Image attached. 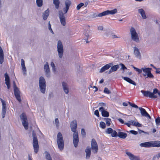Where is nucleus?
<instances>
[{"label":"nucleus","mask_w":160,"mask_h":160,"mask_svg":"<svg viewBox=\"0 0 160 160\" xmlns=\"http://www.w3.org/2000/svg\"><path fill=\"white\" fill-rule=\"evenodd\" d=\"M141 92L143 94V95L147 97H148L151 98H157L158 96L156 94H158L160 97V92L156 88H154L153 90V92H151L149 91L141 90Z\"/></svg>","instance_id":"f257e3e1"},{"label":"nucleus","mask_w":160,"mask_h":160,"mask_svg":"<svg viewBox=\"0 0 160 160\" xmlns=\"http://www.w3.org/2000/svg\"><path fill=\"white\" fill-rule=\"evenodd\" d=\"M32 136L33 139V146L34 152L35 153H37L39 150L38 141L35 132L34 131L32 132Z\"/></svg>","instance_id":"f03ea898"},{"label":"nucleus","mask_w":160,"mask_h":160,"mask_svg":"<svg viewBox=\"0 0 160 160\" xmlns=\"http://www.w3.org/2000/svg\"><path fill=\"white\" fill-rule=\"evenodd\" d=\"M57 142L58 148L61 151L63 149L64 142L62 134L61 132H58L57 138Z\"/></svg>","instance_id":"7ed1b4c3"},{"label":"nucleus","mask_w":160,"mask_h":160,"mask_svg":"<svg viewBox=\"0 0 160 160\" xmlns=\"http://www.w3.org/2000/svg\"><path fill=\"white\" fill-rule=\"evenodd\" d=\"M39 85L40 91L44 94L46 90V81L44 78L42 76L39 78Z\"/></svg>","instance_id":"20e7f679"},{"label":"nucleus","mask_w":160,"mask_h":160,"mask_svg":"<svg viewBox=\"0 0 160 160\" xmlns=\"http://www.w3.org/2000/svg\"><path fill=\"white\" fill-rule=\"evenodd\" d=\"M130 32L132 39L137 42H139L140 41L138 35L134 28L132 27L130 29Z\"/></svg>","instance_id":"39448f33"},{"label":"nucleus","mask_w":160,"mask_h":160,"mask_svg":"<svg viewBox=\"0 0 160 160\" xmlns=\"http://www.w3.org/2000/svg\"><path fill=\"white\" fill-rule=\"evenodd\" d=\"M20 117L23 126L26 130H27L28 128V123L26 114L24 113H22L20 116Z\"/></svg>","instance_id":"423d86ee"},{"label":"nucleus","mask_w":160,"mask_h":160,"mask_svg":"<svg viewBox=\"0 0 160 160\" xmlns=\"http://www.w3.org/2000/svg\"><path fill=\"white\" fill-rule=\"evenodd\" d=\"M57 48L58 56L61 58L63 55L64 50L62 42L60 40H59L58 42Z\"/></svg>","instance_id":"0eeeda50"},{"label":"nucleus","mask_w":160,"mask_h":160,"mask_svg":"<svg viewBox=\"0 0 160 160\" xmlns=\"http://www.w3.org/2000/svg\"><path fill=\"white\" fill-rule=\"evenodd\" d=\"M66 13L63 12L62 10H59L58 12V17L60 22L61 24L63 26H65L66 24Z\"/></svg>","instance_id":"6e6552de"},{"label":"nucleus","mask_w":160,"mask_h":160,"mask_svg":"<svg viewBox=\"0 0 160 160\" xmlns=\"http://www.w3.org/2000/svg\"><path fill=\"white\" fill-rule=\"evenodd\" d=\"M44 69L45 76L48 78H49L51 76L50 70L48 62H46L44 65Z\"/></svg>","instance_id":"1a4fd4ad"},{"label":"nucleus","mask_w":160,"mask_h":160,"mask_svg":"<svg viewBox=\"0 0 160 160\" xmlns=\"http://www.w3.org/2000/svg\"><path fill=\"white\" fill-rule=\"evenodd\" d=\"M117 10L116 8L114 9L113 10H108L104 12H102L100 13V14L99 15V16H103L108 14L113 15L117 13Z\"/></svg>","instance_id":"9d476101"},{"label":"nucleus","mask_w":160,"mask_h":160,"mask_svg":"<svg viewBox=\"0 0 160 160\" xmlns=\"http://www.w3.org/2000/svg\"><path fill=\"white\" fill-rule=\"evenodd\" d=\"M91 144L92 151L94 153H97L98 149V146L94 139H92Z\"/></svg>","instance_id":"9b49d317"},{"label":"nucleus","mask_w":160,"mask_h":160,"mask_svg":"<svg viewBox=\"0 0 160 160\" xmlns=\"http://www.w3.org/2000/svg\"><path fill=\"white\" fill-rule=\"evenodd\" d=\"M73 142L74 146L75 148H77L78 146L79 142V138L78 132L73 133Z\"/></svg>","instance_id":"f8f14e48"},{"label":"nucleus","mask_w":160,"mask_h":160,"mask_svg":"<svg viewBox=\"0 0 160 160\" xmlns=\"http://www.w3.org/2000/svg\"><path fill=\"white\" fill-rule=\"evenodd\" d=\"M0 99L1 101L2 105V118H3L5 117V114L6 112V105L5 102L1 98H0Z\"/></svg>","instance_id":"ddd939ff"},{"label":"nucleus","mask_w":160,"mask_h":160,"mask_svg":"<svg viewBox=\"0 0 160 160\" xmlns=\"http://www.w3.org/2000/svg\"><path fill=\"white\" fill-rule=\"evenodd\" d=\"M14 94L17 99L20 102L21 101L20 95V91L18 88H14Z\"/></svg>","instance_id":"4468645a"},{"label":"nucleus","mask_w":160,"mask_h":160,"mask_svg":"<svg viewBox=\"0 0 160 160\" xmlns=\"http://www.w3.org/2000/svg\"><path fill=\"white\" fill-rule=\"evenodd\" d=\"M77 124V121L75 120L72 121L70 123V127L72 131L74 133L77 132H76V128Z\"/></svg>","instance_id":"2eb2a0df"},{"label":"nucleus","mask_w":160,"mask_h":160,"mask_svg":"<svg viewBox=\"0 0 160 160\" xmlns=\"http://www.w3.org/2000/svg\"><path fill=\"white\" fill-rule=\"evenodd\" d=\"M100 112H101L102 115L103 117H108L109 116V113L106 110L104 107H100L99 108Z\"/></svg>","instance_id":"dca6fc26"},{"label":"nucleus","mask_w":160,"mask_h":160,"mask_svg":"<svg viewBox=\"0 0 160 160\" xmlns=\"http://www.w3.org/2000/svg\"><path fill=\"white\" fill-rule=\"evenodd\" d=\"M113 65V62L109 63L102 67L99 71L100 73H102L108 69Z\"/></svg>","instance_id":"f3484780"},{"label":"nucleus","mask_w":160,"mask_h":160,"mask_svg":"<svg viewBox=\"0 0 160 160\" xmlns=\"http://www.w3.org/2000/svg\"><path fill=\"white\" fill-rule=\"evenodd\" d=\"M139 109L140 111V112L141 114V115L144 117H148L149 118L151 119V117L150 116V115L148 114V113L146 111V110L141 108L139 107Z\"/></svg>","instance_id":"a211bd4d"},{"label":"nucleus","mask_w":160,"mask_h":160,"mask_svg":"<svg viewBox=\"0 0 160 160\" xmlns=\"http://www.w3.org/2000/svg\"><path fill=\"white\" fill-rule=\"evenodd\" d=\"M71 4V2L69 0H66L65 1V7L63 9V12L65 13H66L67 12Z\"/></svg>","instance_id":"6ab92c4d"},{"label":"nucleus","mask_w":160,"mask_h":160,"mask_svg":"<svg viewBox=\"0 0 160 160\" xmlns=\"http://www.w3.org/2000/svg\"><path fill=\"white\" fill-rule=\"evenodd\" d=\"M140 146L141 147L145 148L153 147L152 141L142 143L140 144Z\"/></svg>","instance_id":"aec40b11"},{"label":"nucleus","mask_w":160,"mask_h":160,"mask_svg":"<svg viewBox=\"0 0 160 160\" xmlns=\"http://www.w3.org/2000/svg\"><path fill=\"white\" fill-rule=\"evenodd\" d=\"M111 68L109 71L108 73V74L111 73L112 72L116 71L119 68V65L117 64L112 66L111 67Z\"/></svg>","instance_id":"412c9836"},{"label":"nucleus","mask_w":160,"mask_h":160,"mask_svg":"<svg viewBox=\"0 0 160 160\" xmlns=\"http://www.w3.org/2000/svg\"><path fill=\"white\" fill-rule=\"evenodd\" d=\"M134 53L136 57L139 59L141 58L140 53L138 48L136 47H134Z\"/></svg>","instance_id":"4be33fe9"},{"label":"nucleus","mask_w":160,"mask_h":160,"mask_svg":"<svg viewBox=\"0 0 160 160\" xmlns=\"http://www.w3.org/2000/svg\"><path fill=\"white\" fill-rule=\"evenodd\" d=\"M126 153L129 156L131 160H139L138 157L135 156L130 152H126Z\"/></svg>","instance_id":"5701e85b"},{"label":"nucleus","mask_w":160,"mask_h":160,"mask_svg":"<svg viewBox=\"0 0 160 160\" xmlns=\"http://www.w3.org/2000/svg\"><path fill=\"white\" fill-rule=\"evenodd\" d=\"M62 88L64 92H65V93L66 94H68V93L69 90L67 84L63 82H62Z\"/></svg>","instance_id":"b1692460"},{"label":"nucleus","mask_w":160,"mask_h":160,"mask_svg":"<svg viewBox=\"0 0 160 160\" xmlns=\"http://www.w3.org/2000/svg\"><path fill=\"white\" fill-rule=\"evenodd\" d=\"M122 78L128 82L129 83L132 84L134 86H136L137 85L136 83L134 81H133L130 78L127 77H123V76L122 77Z\"/></svg>","instance_id":"393cba45"},{"label":"nucleus","mask_w":160,"mask_h":160,"mask_svg":"<svg viewBox=\"0 0 160 160\" xmlns=\"http://www.w3.org/2000/svg\"><path fill=\"white\" fill-rule=\"evenodd\" d=\"M49 10L48 9L42 13V18L44 20H46L47 19L49 15Z\"/></svg>","instance_id":"a878e982"},{"label":"nucleus","mask_w":160,"mask_h":160,"mask_svg":"<svg viewBox=\"0 0 160 160\" xmlns=\"http://www.w3.org/2000/svg\"><path fill=\"white\" fill-rule=\"evenodd\" d=\"M4 61L3 51L0 46V63L2 64Z\"/></svg>","instance_id":"bb28decb"},{"label":"nucleus","mask_w":160,"mask_h":160,"mask_svg":"<svg viewBox=\"0 0 160 160\" xmlns=\"http://www.w3.org/2000/svg\"><path fill=\"white\" fill-rule=\"evenodd\" d=\"M86 158H89L91 155V148L90 147H87L85 150Z\"/></svg>","instance_id":"cd10ccee"},{"label":"nucleus","mask_w":160,"mask_h":160,"mask_svg":"<svg viewBox=\"0 0 160 160\" xmlns=\"http://www.w3.org/2000/svg\"><path fill=\"white\" fill-rule=\"evenodd\" d=\"M138 10V12L140 14L143 19H146L147 18L145 12L142 8L139 9Z\"/></svg>","instance_id":"c85d7f7f"},{"label":"nucleus","mask_w":160,"mask_h":160,"mask_svg":"<svg viewBox=\"0 0 160 160\" xmlns=\"http://www.w3.org/2000/svg\"><path fill=\"white\" fill-rule=\"evenodd\" d=\"M127 136V134L125 132H118V136L119 138H121L125 139Z\"/></svg>","instance_id":"c756f323"},{"label":"nucleus","mask_w":160,"mask_h":160,"mask_svg":"<svg viewBox=\"0 0 160 160\" xmlns=\"http://www.w3.org/2000/svg\"><path fill=\"white\" fill-rule=\"evenodd\" d=\"M142 70L144 72V73L143 74V75L144 76H146L148 74V72H149V70H151L152 68H142Z\"/></svg>","instance_id":"7c9ffc66"},{"label":"nucleus","mask_w":160,"mask_h":160,"mask_svg":"<svg viewBox=\"0 0 160 160\" xmlns=\"http://www.w3.org/2000/svg\"><path fill=\"white\" fill-rule=\"evenodd\" d=\"M53 3L56 9H58L59 7L60 2L59 0H53Z\"/></svg>","instance_id":"2f4dec72"},{"label":"nucleus","mask_w":160,"mask_h":160,"mask_svg":"<svg viewBox=\"0 0 160 160\" xmlns=\"http://www.w3.org/2000/svg\"><path fill=\"white\" fill-rule=\"evenodd\" d=\"M45 157L46 160H52V158L50 154L47 151L45 152Z\"/></svg>","instance_id":"473e14b6"},{"label":"nucleus","mask_w":160,"mask_h":160,"mask_svg":"<svg viewBox=\"0 0 160 160\" xmlns=\"http://www.w3.org/2000/svg\"><path fill=\"white\" fill-rule=\"evenodd\" d=\"M153 147H160V141L152 142Z\"/></svg>","instance_id":"72a5a7b5"},{"label":"nucleus","mask_w":160,"mask_h":160,"mask_svg":"<svg viewBox=\"0 0 160 160\" xmlns=\"http://www.w3.org/2000/svg\"><path fill=\"white\" fill-rule=\"evenodd\" d=\"M4 76L5 78V82H7V83L10 82L9 77L7 72L5 73L4 74Z\"/></svg>","instance_id":"f704fd0d"},{"label":"nucleus","mask_w":160,"mask_h":160,"mask_svg":"<svg viewBox=\"0 0 160 160\" xmlns=\"http://www.w3.org/2000/svg\"><path fill=\"white\" fill-rule=\"evenodd\" d=\"M132 68H133V69L136 70V71L138 72L139 74L141 73L142 72V68L141 69H139L135 67L134 66L132 65H131Z\"/></svg>","instance_id":"c9c22d12"},{"label":"nucleus","mask_w":160,"mask_h":160,"mask_svg":"<svg viewBox=\"0 0 160 160\" xmlns=\"http://www.w3.org/2000/svg\"><path fill=\"white\" fill-rule=\"evenodd\" d=\"M36 3L38 7H41L42 5V0H36Z\"/></svg>","instance_id":"e433bc0d"},{"label":"nucleus","mask_w":160,"mask_h":160,"mask_svg":"<svg viewBox=\"0 0 160 160\" xmlns=\"http://www.w3.org/2000/svg\"><path fill=\"white\" fill-rule=\"evenodd\" d=\"M104 120H106V122L107 125L109 126L111 124V119L109 118H104Z\"/></svg>","instance_id":"4c0bfd02"},{"label":"nucleus","mask_w":160,"mask_h":160,"mask_svg":"<svg viewBox=\"0 0 160 160\" xmlns=\"http://www.w3.org/2000/svg\"><path fill=\"white\" fill-rule=\"evenodd\" d=\"M106 124L103 122H100V127L102 129H104L106 128Z\"/></svg>","instance_id":"58836bf2"},{"label":"nucleus","mask_w":160,"mask_h":160,"mask_svg":"<svg viewBox=\"0 0 160 160\" xmlns=\"http://www.w3.org/2000/svg\"><path fill=\"white\" fill-rule=\"evenodd\" d=\"M147 78H153L154 76L152 74L151 72V70H149V72L148 73Z\"/></svg>","instance_id":"ea45409f"},{"label":"nucleus","mask_w":160,"mask_h":160,"mask_svg":"<svg viewBox=\"0 0 160 160\" xmlns=\"http://www.w3.org/2000/svg\"><path fill=\"white\" fill-rule=\"evenodd\" d=\"M111 136L112 137H117L118 136V133L116 131L114 130L112 133Z\"/></svg>","instance_id":"a19ab883"},{"label":"nucleus","mask_w":160,"mask_h":160,"mask_svg":"<svg viewBox=\"0 0 160 160\" xmlns=\"http://www.w3.org/2000/svg\"><path fill=\"white\" fill-rule=\"evenodd\" d=\"M113 131V129L111 128H108L106 131V132L108 134L112 133Z\"/></svg>","instance_id":"79ce46f5"},{"label":"nucleus","mask_w":160,"mask_h":160,"mask_svg":"<svg viewBox=\"0 0 160 160\" xmlns=\"http://www.w3.org/2000/svg\"><path fill=\"white\" fill-rule=\"evenodd\" d=\"M155 122L157 125H160V118L158 117L156 119Z\"/></svg>","instance_id":"37998d69"},{"label":"nucleus","mask_w":160,"mask_h":160,"mask_svg":"<svg viewBox=\"0 0 160 160\" xmlns=\"http://www.w3.org/2000/svg\"><path fill=\"white\" fill-rule=\"evenodd\" d=\"M51 65L52 68V70L54 72L56 71V68H55V65L53 62H51Z\"/></svg>","instance_id":"c03bdc74"},{"label":"nucleus","mask_w":160,"mask_h":160,"mask_svg":"<svg viewBox=\"0 0 160 160\" xmlns=\"http://www.w3.org/2000/svg\"><path fill=\"white\" fill-rule=\"evenodd\" d=\"M84 5V4L83 3L81 2L77 7V9L78 10H79L80 8Z\"/></svg>","instance_id":"a18cd8bd"},{"label":"nucleus","mask_w":160,"mask_h":160,"mask_svg":"<svg viewBox=\"0 0 160 160\" xmlns=\"http://www.w3.org/2000/svg\"><path fill=\"white\" fill-rule=\"evenodd\" d=\"M119 65V66L120 65L121 66V68L120 69L121 70H124L125 69H127V68L122 63H120Z\"/></svg>","instance_id":"49530a36"},{"label":"nucleus","mask_w":160,"mask_h":160,"mask_svg":"<svg viewBox=\"0 0 160 160\" xmlns=\"http://www.w3.org/2000/svg\"><path fill=\"white\" fill-rule=\"evenodd\" d=\"M104 92L105 93H107L108 94H109L111 93V92L110 91V90H109L108 89V88H104Z\"/></svg>","instance_id":"de8ad7c7"},{"label":"nucleus","mask_w":160,"mask_h":160,"mask_svg":"<svg viewBox=\"0 0 160 160\" xmlns=\"http://www.w3.org/2000/svg\"><path fill=\"white\" fill-rule=\"evenodd\" d=\"M55 123L56 124V126L58 127L59 126V121L58 118H56L55 120Z\"/></svg>","instance_id":"09e8293b"},{"label":"nucleus","mask_w":160,"mask_h":160,"mask_svg":"<svg viewBox=\"0 0 160 160\" xmlns=\"http://www.w3.org/2000/svg\"><path fill=\"white\" fill-rule=\"evenodd\" d=\"M160 157V152L158 153L155 156H154L153 158V160H154L156 158H157L158 159Z\"/></svg>","instance_id":"8fccbe9b"},{"label":"nucleus","mask_w":160,"mask_h":160,"mask_svg":"<svg viewBox=\"0 0 160 160\" xmlns=\"http://www.w3.org/2000/svg\"><path fill=\"white\" fill-rule=\"evenodd\" d=\"M81 134L83 137H85L86 135V132L84 129L83 128H82L81 129Z\"/></svg>","instance_id":"3c124183"},{"label":"nucleus","mask_w":160,"mask_h":160,"mask_svg":"<svg viewBox=\"0 0 160 160\" xmlns=\"http://www.w3.org/2000/svg\"><path fill=\"white\" fill-rule=\"evenodd\" d=\"M130 132L134 135H136L138 134V132L133 130H131L130 131Z\"/></svg>","instance_id":"603ef678"},{"label":"nucleus","mask_w":160,"mask_h":160,"mask_svg":"<svg viewBox=\"0 0 160 160\" xmlns=\"http://www.w3.org/2000/svg\"><path fill=\"white\" fill-rule=\"evenodd\" d=\"M128 122L131 123L132 125H133L134 126H136V122H135L134 121L131 120L128 121Z\"/></svg>","instance_id":"864d4df0"},{"label":"nucleus","mask_w":160,"mask_h":160,"mask_svg":"<svg viewBox=\"0 0 160 160\" xmlns=\"http://www.w3.org/2000/svg\"><path fill=\"white\" fill-rule=\"evenodd\" d=\"M94 113L95 115L97 116V117H99V113L98 110H96L95 111Z\"/></svg>","instance_id":"5fc2aeb1"},{"label":"nucleus","mask_w":160,"mask_h":160,"mask_svg":"<svg viewBox=\"0 0 160 160\" xmlns=\"http://www.w3.org/2000/svg\"><path fill=\"white\" fill-rule=\"evenodd\" d=\"M85 35L86 36L87 38H85L84 40L86 41V42L87 43H88L89 42L88 40V39L89 37V36L88 34H85Z\"/></svg>","instance_id":"6e6d98bb"},{"label":"nucleus","mask_w":160,"mask_h":160,"mask_svg":"<svg viewBox=\"0 0 160 160\" xmlns=\"http://www.w3.org/2000/svg\"><path fill=\"white\" fill-rule=\"evenodd\" d=\"M99 105L101 106V107H105L106 106V104L103 102L99 103Z\"/></svg>","instance_id":"4d7b16f0"},{"label":"nucleus","mask_w":160,"mask_h":160,"mask_svg":"<svg viewBox=\"0 0 160 160\" xmlns=\"http://www.w3.org/2000/svg\"><path fill=\"white\" fill-rule=\"evenodd\" d=\"M100 14V13H99L98 14H96V13L94 14L93 15L92 18H95L97 17H101L102 16H99V15Z\"/></svg>","instance_id":"13d9d810"},{"label":"nucleus","mask_w":160,"mask_h":160,"mask_svg":"<svg viewBox=\"0 0 160 160\" xmlns=\"http://www.w3.org/2000/svg\"><path fill=\"white\" fill-rule=\"evenodd\" d=\"M5 84L7 86L8 89H9L10 87V82H5Z\"/></svg>","instance_id":"bf43d9fd"},{"label":"nucleus","mask_w":160,"mask_h":160,"mask_svg":"<svg viewBox=\"0 0 160 160\" xmlns=\"http://www.w3.org/2000/svg\"><path fill=\"white\" fill-rule=\"evenodd\" d=\"M22 70L24 72L23 74H26V69L25 67L22 68Z\"/></svg>","instance_id":"052dcab7"},{"label":"nucleus","mask_w":160,"mask_h":160,"mask_svg":"<svg viewBox=\"0 0 160 160\" xmlns=\"http://www.w3.org/2000/svg\"><path fill=\"white\" fill-rule=\"evenodd\" d=\"M48 28L49 30H51V25L50 23V22H48Z\"/></svg>","instance_id":"680f3d73"},{"label":"nucleus","mask_w":160,"mask_h":160,"mask_svg":"<svg viewBox=\"0 0 160 160\" xmlns=\"http://www.w3.org/2000/svg\"><path fill=\"white\" fill-rule=\"evenodd\" d=\"M118 121H119V122H120L121 123L123 124V123H124V121L121 118H119L118 119Z\"/></svg>","instance_id":"e2e57ef3"},{"label":"nucleus","mask_w":160,"mask_h":160,"mask_svg":"<svg viewBox=\"0 0 160 160\" xmlns=\"http://www.w3.org/2000/svg\"><path fill=\"white\" fill-rule=\"evenodd\" d=\"M98 29L99 30H102L103 29V27L102 26H99L98 27Z\"/></svg>","instance_id":"0e129e2a"},{"label":"nucleus","mask_w":160,"mask_h":160,"mask_svg":"<svg viewBox=\"0 0 160 160\" xmlns=\"http://www.w3.org/2000/svg\"><path fill=\"white\" fill-rule=\"evenodd\" d=\"M141 126H142V124H140L138 122H136L135 126L140 127H141Z\"/></svg>","instance_id":"69168bd1"},{"label":"nucleus","mask_w":160,"mask_h":160,"mask_svg":"<svg viewBox=\"0 0 160 160\" xmlns=\"http://www.w3.org/2000/svg\"><path fill=\"white\" fill-rule=\"evenodd\" d=\"M132 107L136 108H139V107H138V106H137L134 103H133L132 106Z\"/></svg>","instance_id":"338daca9"},{"label":"nucleus","mask_w":160,"mask_h":160,"mask_svg":"<svg viewBox=\"0 0 160 160\" xmlns=\"http://www.w3.org/2000/svg\"><path fill=\"white\" fill-rule=\"evenodd\" d=\"M156 73L160 74V68H158V69L156 71Z\"/></svg>","instance_id":"774afa93"}]
</instances>
